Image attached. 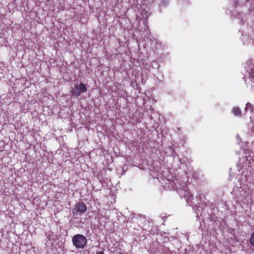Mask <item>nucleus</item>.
<instances>
[{"mask_svg": "<svg viewBox=\"0 0 254 254\" xmlns=\"http://www.w3.org/2000/svg\"><path fill=\"white\" fill-rule=\"evenodd\" d=\"M251 106V104L250 103H248L246 104V107H245V110H248V108L249 107Z\"/></svg>", "mask_w": 254, "mask_h": 254, "instance_id": "obj_6", "label": "nucleus"}, {"mask_svg": "<svg viewBox=\"0 0 254 254\" xmlns=\"http://www.w3.org/2000/svg\"><path fill=\"white\" fill-rule=\"evenodd\" d=\"M87 91L86 85L80 83L78 84L75 85L70 91L71 94L75 97H79L81 93H84Z\"/></svg>", "mask_w": 254, "mask_h": 254, "instance_id": "obj_2", "label": "nucleus"}, {"mask_svg": "<svg viewBox=\"0 0 254 254\" xmlns=\"http://www.w3.org/2000/svg\"><path fill=\"white\" fill-rule=\"evenodd\" d=\"M72 242L77 249H83L87 244V239L84 235L78 234L72 237Z\"/></svg>", "mask_w": 254, "mask_h": 254, "instance_id": "obj_1", "label": "nucleus"}, {"mask_svg": "<svg viewBox=\"0 0 254 254\" xmlns=\"http://www.w3.org/2000/svg\"><path fill=\"white\" fill-rule=\"evenodd\" d=\"M250 244L254 246V232L252 234L250 239Z\"/></svg>", "mask_w": 254, "mask_h": 254, "instance_id": "obj_5", "label": "nucleus"}, {"mask_svg": "<svg viewBox=\"0 0 254 254\" xmlns=\"http://www.w3.org/2000/svg\"><path fill=\"white\" fill-rule=\"evenodd\" d=\"M118 254H127L126 253H123V252H120Z\"/></svg>", "mask_w": 254, "mask_h": 254, "instance_id": "obj_8", "label": "nucleus"}, {"mask_svg": "<svg viewBox=\"0 0 254 254\" xmlns=\"http://www.w3.org/2000/svg\"><path fill=\"white\" fill-rule=\"evenodd\" d=\"M96 254H105L103 252H97Z\"/></svg>", "mask_w": 254, "mask_h": 254, "instance_id": "obj_7", "label": "nucleus"}, {"mask_svg": "<svg viewBox=\"0 0 254 254\" xmlns=\"http://www.w3.org/2000/svg\"><path fill=\"white\" fill-rule=\"evenodd\" d=\"M87 210L86 205L82 202L77 203L72 210L73 215H81L86 212Z\"/></svg>", "mask_w": 254, "mask_h": 254, "instance_id": "obj_3", "label": "nucleus"}, {"mask_svg": "<svg viewBox=\"0 0 254 254\" xmlns=\"http://www.w3.org/2000/svg\"><path fill=\"white\" fill-rule=\"evenodd\" d=\"M233 113L235 116H241V110L238 107H234L233 109Z\"/></svg>", "mask_w": 254, "mask_h": 254, "instance_id": "obj_4", "label": "nucleus"}]
</instances>
